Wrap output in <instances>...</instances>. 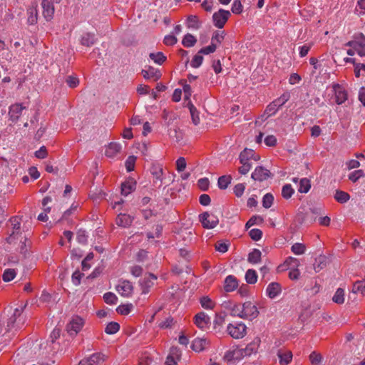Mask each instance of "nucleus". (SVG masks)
Returning a JSON list of instances; mask_svg holds the SVG:
<instances>
[{"label": "nucleus", "instance_id": "nucleus-11", "mask_svg": "<svg viewBox=\"0 0 365 365\" xmlns=\"http://www.w3.org/2000/svg\"><path fill=\"white\" fill-rule=\"evenodd\" d=\"M333 90L335 93L336 103L341 105L347 100L348 94L346 90L339 84L333 86Z\"/></svg>", "mask_w": 365, "mask_h": 365}, {"label": "nucleus", "instance_id": "nucleus-45", "mask_svg": "<svg viewBox=\"0 0 365 365\" xmlns=\"http://www.w3.org/2000/svg\"><path fill=\"white\" fill-rule=\"evenodd\" d=\"M294 193V190L291 185L286 184L282 187V195L284 199H289L292 197Z\"/></svg>", "mask_w": 365, "mask_h": 365}, {"label": "nucleus", "instance_id": "nucleus-16", "mask_svg": "<svg viewBox=\"0 0 365 365\" xmlns=\"http://www.w3.org/2000/svg\"><path fill=\"white\" fill-rule=\"evenodd\" d=\"M136 188V181L133 178H129L121 184V194L127 196Z\"/></svg>", "mask_w": 365, "mask_h": 365}, {"label": "nucleus", "instance_id": "nucleus-39", "mask_svg": "<svg viewBox=\"0 0 365 365\" xmlns=\"http://www.w3.org/2000/svg\"><path fill=\"white\" fill-rule=\"evenodd\" d=\"M334 302L341 304L344 302V290L342 288H338L332 297Z\"/></svg>", "mask_w": 365, "mask_h": 365}, {"label": "nucleus", "instance_id": "nucleus-1", "mask_svg": "<svg viewBox=\"0 0 365 365\" xmlns=\"http://www.w3.org/2000/svg\"><path fill=\"white\" fill-rule=\"evenodd\" d=\"M289 97L290 95L289 93H283L279 98L274 100L267 106L265 113H267L268 116L275 114L279 108L282 106L287 101H289Z\"/></svg>", "mask_w": 365, "mask_h": 365}, {"label": "nucleus", "instance_id": "nucleus-37", "mask_svg": "<svg viewBox=\"0 0 365 365\" xmlns=\"http://www.w3.org/2000/svg\"><path fill=\"white\" fill-rule=\"evenodd\" d=\"M245 279L247 283L253 284L257 281V274L255 270L249 269L245 274Z\"/></svg>", "mask_w": 365, "mask_h": 365}, {"label": "nucleus", "instance_id": "nucleus-52", "mask_svg": "<svg viewBox=\"0 0 365 365\" xmlns=\"http://www.w3.org/2000/svg\"><path fill=\"white\" fill-rule=\"evenodd\" d=\"M103 299L106 303L108 304H115L117 302L118 297L112 292H107L103 295Z\"/></svg>", "mask_w": 365, "mask_h": 365}, {"label": "nucleus", "instance_id": "nucleus-32", "mask_svg": "<svg viewBox=\"0 0 365 365\" xmlns=\"http://www.w3.org/2000/svg\"><path fill=\"white\" fill-rule=\"evenodd\" d=\"M350 198V195L349 193L341 191L339 190H336L335 195H334V199L339 203H345Z\"/></svg>", "mask_w": 365, "mask_h": 365}, {"label": "nucleus", "instance_id": "nucleus-55", "mask_svg": "<svg viewBox=\"0 0 365 365\" xmlns=\"http://www.w3.org/2000/svg\"><path fill=\"white\" fill-rule=\"evenodd\" d=\"M249 235L250 238L254 241L259 240L262 237V232L259 229H252L249 232Z\"/></svg>", "mask_w": 365, "mask_h": 365}, {"label": "nucleus", "instance_id": "nucleus-31", "mask_svg": "<svg viewBox=\"0 0 365 365\" xmlns=\"http://www.w3.org/2000/svg\"><path fill=\"white\" fill-rule=\"evenodd\" d=\"M227 317V314L225 312H221L220 313H217L215 314V318L214 319V328L217 329L219 327V330L222 324L225 323V318Z\"/></svg>", "mask_w": 365, "mask_h": 365}, {"label": "nucleus", "instance_id": "nucleus-60", "mask_svg": "<svg viewBox=\"0 0 365 365\" xmlns=\"http://www.w3.org/2000/svg\"><path fill=\"white\" fill-rule=\"evenodd\" d=\"M66 83L68 85L70 88H76L78 83L79 80L77 77L73 76H68L66 79Z\"/></svg>", "mask_w": 365, "mask_h": 365}, {"label": "nucleus", "instance_id": "nucleus-58", "mask_svg": "<svg viewBox=\"0 0 365 365\" xmlns=\"http://www.w3.org/2000/svg\"><path fill=\"white\" fill-rule=\"evenodd\" d=\"M202 53H198L196 54L195 56H194L192 61H191V66L192 68H198L201 66L202 63V61H203V57L201 55Z\"/></svg>", "mask_w": 365, "mask_h": 365}, {"label": "nucleus", "instance_id": "nucleus-28", "mask_svg": "<svg viewBox=\"0 0 365 365\" xmlns=\"http://www.w3.org/2000/svg\"><path fill=\"white\" fill-rule=\"evenodd\" d=\"M90 365H98L105 361V355L101 352L91 354L88 357Z\"/></svg>", "mask_w": 365, "mask_h": 365}, {"label": "nucleus", "instance_id": "nucleus-40", "mask_svg": "<svg viewBox=\"0 0 365 365\" xmlns=\"http://www.w3.org/2000/svg\"><path fill=\"white\" fill-rule=\"evenodd\" d=\"M120 329V324L118 322H109L105 328V332L108 334H114Z\"/></svg>", "mask_w": 365, "mask_h": 365}, {"label": "nucleus", "instance_id": "nucleus-22", "mask_svg": "<svg viewBox=\"0 0 365 365\" xmlns=\"http://www.w3.org/2000/svg\"><path fill=\"white\" fill-rule=\"evenodd\" d=\"M207 344L208 341L207 339L196 338L192 342L191 349L195 351L200 352L205 349V346Z\"/></svg>", "mask_w": 365, "mask_h": 365}, {"label": "nucleus", "instance_id": "nucleus-48", "mask_svg": "<svg viewBox=\"0 0 365 365\" xmlns=\"http://www.w3.org/2000/svg\"><path fill=\"white\" fill-rule=\"evenodd\" d=\"M16 273L14 269H6L3 274V280L4 282H10L14 279Z\"/></svg>", "mask_w": 365, "mask_h": 365}, {"label": "nucleus", "instance_id": "nucleus-13", "mask_svg": "<svg viewBox=\"0 0 365 365\" xmlns=\"http://www.w3.org/2000/svg\"><path fill=\"white\" fill-rule=\"evenodd\" d=\"M194 322L198 328L205 329L208 327L210 317L205 312H201L195 316Z\"/></svg>", "mask_w": 365, "mask_h": 365}, {"label": "nucleus", "instance_id": "nucleus-41", "mask_svg": "<svg viewBox=\"0 0 365 365\" xmlns=\"http://www.w3.org/2000/svg\"><path fill=\"white\" fill-rule=\"evenodd\" d=\"M150 58L154 61L155 63L162 64L166 60V57L162 52H158L156 53H150L149 55Z\"/></svg>", "mask_w": 365, "mask_h": 365}, {"label": "nucleus", "instance_id": "nucleus-63", "mask_svg": "<svg viewBox=\"0 0 365 365\" xmlns=\"http://www.w3.org/2000/svg\"><path fill=\"white\" fill-rule=\"evenodd\" d=\"M209 180L207 178H200L197 181V185L199 188L203 191H205L209 187Z\"/></svg>", "mask_w": 365, "mask_h": 365}, {"label": "nucleus", "instance_id": "nucleus-15", "mask_svg": "<svg viewBox=\"0 0 365 365\" xmlns=\"http://www.w3.org/2000/svg\"><path fill=\"white\" fill-rule=\"evenodd\" d=\"M133 285L129 281H123L117 287V291L123 297H130L133 292Z\"/></svg>", "mask_w": 365, "mask_h": 365}, {"label": "nucleus", "instance_id": "nucleus-54", "mask_svg": "<svg viewBox=\"0 0 365 365\" xmlns=\"http://www.w3.org/2000/svg\"><path fill=\"white\" fill-rule=\"evenodd\" d=\"M217 45L215 43L211 42V44L208 46L202 48L199 51L198 53H202L205 55L210 54L211 53H213L216 51Z\"/></svg>", "mask_w": 365, "mask_h": 365}, {"label": "nucleus", "instance_id": "nucleus-27", "mask_svg": "<svg viewBox=\"0 0 365 365\" xmlns=\"http://www.w3.org/2000/svg\"><path fill=\"white\" fill-rule=\"evenodd\" d=\"M262 252L258 249H254L249 255L247 261L251 264H257L261 262Z\"/></svg>", "mask_w": 365, "mask_h": 365}, {"label": "nucleus", "instance_id": "nucleus-2", "mask_svg": "<svg viewBox=\"0 0 365 365\" xmlns=\"http://www.w3.org/2000/svg\"><path fill=\"white\" fill-rule=\"evenodd\" d=\"M231 14L229 11L220 9L218 11L212 15L214 25L218 29H222L229 19Z\"/></svg>", "mask_w": 365, "mask_h": 365}, {"label": "nucleus", "instance_id": "nucleus-56", "mask_svg": "<svg viewBox=\"0 0 365 365\" xmlns=\"http://www.w3.org/2000/svg\"><path fill=\"white\" fill-rule=\"evenodd\" d=\"M136 157L131 155L129 156L125 161V168L128 172H131L135 168Z\"/></svg>", "mask_w": 365, "mask_h": 365}, {"label": "nucleus", "instance_id": "nucleus-61", "mask_svg": "<svg viewBox=\"0 0 365 365\" xmlns=\"http://www.w3.org/2000/svg\"><path fill=\"white\" fill-rule=\"evenodd\" d=\"M87 237H88V236L86 235L85 230H79L77 232L76 239L79 243L83 244V245L86 244Z\"/></svg>", "mask_w": 365, "mask_h": 365}, {"label": "nucleus", "instance_id": "nucleus-25", "mask_svg": "<svg viewBox=\"0 0 365 365\" xmlns=\"http://www.w3.org/2000/svg\"><path fill=\"white\" fill-rule=\"evenodd\" d=\"M121 150V145L118 143H110L106 150V155L109 158L114 157Z\"/></svg>", "mask_w": 365, "mask_h": 365}, {"label": "nucleus", "instance_id": "nucleus-62", "mask_svg": "<svg viewBox=\"0 0 365 365\" xmlns=\"http://www.w3.org/2000/svg\"><path fill=\"white\" fill-rule=\"evenodd\" d=\"M322 359V356L315 351H313L309 355V359L312 365H318L321 362Z\"/></svg>", "mask_w": 365, "mask_h": 365}, {"label": "nucleus", "instance_id": "nucleus-3", "mask_svg": "<svg viewBox=\"0 0 365 365\" xmlns=\"http://www.w3.org/2000/svg\"><path fill=\"white\" fill-rule=\"evenodd\" d=\"M247 327L245 324L236 323L235 324H230L227 326V331L229 334L234 339H242L246 334Z\"/></svg>", "mask_w": 365, "mask_h": 365}, {"label": "nucleus", "instance_id": "nucleus-53", "mask_svg": "<svg viewBox=\"0 0 365 365\" xmlns=\"http://www.w3.org/2000/svg\"><path fill=\"white\" fill-rule=\"evenodd\" d=\"M243 6L241 3L240 0H234L233 4L232 5L231 11L232 13L235 14H240L242 12Z\"/></svg>", "mask_w": 365, "mask_h": 365}, {"label": "nucleus", "instance_id": "nucleus-42", "mask_svg": "<svg viewBox=\"0 0 365 365\" xmlns=\"http://www.w3.org/2000/svg\"><path fill=\"white\" fill-rule=\"evenodd\" d=\"M200 304H201V306L204 309H212L214 308V306H215V303L207 296L202 297L200 299Z\"/></svg>", "mask_w": 365, "mask_h": 365}, {"label": "nucleus", "instance_id": "nucleus-50", "mask_svg": "<svg viewBox=\"0 0 365 365\" xmlns=\"http://www.w3.org/2000/svg\"><path fill=\"white\" fill-rule=\"evenodd\" d=\"M274 197L271 193H267L262 199V206L264 208H269L273 204Z\"/></svg>", "mask_w": 365, "mask_h": 365}, {"label": "nucleus", "instance_id": "nucleus-4", "mask_svg": "<svg viewBox=\"0 0 365 365\" xmlns=\"http://www.w3.org/2000/svg\"><path fill=\"white\" fill-rule=\"evenodd\" d=\"M199 218L203 227L206 229L214 228L219 222L217 216L207 212L200 214Z\"/></svg>", "mask_w": 365, "mask_h": 365}, {"label": "nucleus", "instance_id": "nucleus-44", "mask_svg": "<svg viewBox=\"0 0 365 365\" xmlns=\"http://www.w3.org/2000/svg\"><path fill=\"white\" fill-rule=\"evenodd\" d=\"M240 349H238V350L227 351L225 354L224 359H225V360H226L227 361H231L233 359H238L240 358Z\"/></svg>", "mask_w": 365, "mask_h": 365}, {"label": "nucleus", "instance_id": "nucleus-38", "mask_svg": "<svg viewBox=\"0 0 365 365\" xmlns=\"http://www.w3.org/2000/svg\"><path fill=\"white\" fill-rule=\"evenodd\" d=\"M231 180L232 177L230 175H222L218 178V187L222 190H225L230 184Z\"/></svg>", "mask_w": 365, "mask_h": 365}, {"label": "nucleus", "instance_id": "nucleus-34", "mask_svg": "<svg viewBox=\"0 0 365 365\" xmlns=\"http://www.w3.org/2000/svg\"><path fill=\"white\" fill-rule=\"evenodd\" d=\"M254 150L252 149L245 148L243 151H242L240 154V162H249L250 160H252V158L254 157Z\"/></svg>", "mask_w": 365, "mask_h": 365}, {"label": "nucleus", "instance_id": "nucleus-6", "mask_svg": "<svg viewBox=\"0 0 365 365\" xmlns=\"http://www.w3.org/2000/svg\"><path fill=\"white\" fill-rule=\"evenodd\" d=\"M320 208L313 207L310 208L309 210L305 213L299 212L297 214V219L298 220H300V223H302L305 221H309V222L312 223L315 222L317 217L320 215Z\"/></svg>", "mask_w": 365, "mask_h": 365}, {"label": "nucleus", "instance_id": "nucleus-9", "mask_svg": "<svg viewBox=\"0 0 365 365\" xmlns=\"http://www.w3.org/2000/svg\"><path fill=\"white\" fill-rule=\"evenodd\" d=\"M150 173L153 176V185L160 187L163 182V170L162 165L159 164H153L150 168Z\"/></svg>", "mask_w": 365, "mask_h": 365}, {"label": "nucleus", "instance_id": "nucleus-18", "mask_svg": "<svg viewBox=\"0 0 365 365\" xmlns=\"http://www.w3.org/2000/svg\"><path fill=\"white\" fill-rule=\"evenodd\" d=\"M141 73L145 79L153 78L154 81H157L161 77L160 71L151 66H149L148 70H142Z\"/></svg>", "mask_w": 365, "mask_h": 365}, {"label": "nucleus", "instance_id": "nucleus-51", "mask_svg": "<svg viewBox=\"0 0 365 365\" xmlns=\"http://www.w3.org/2000/svg\"><path fill=\"white\" fill-rule=\"evenodd\" d=\"M305 250H306L305 245L302 243H294L291 247V250L296 255L304 254L305 252Z\"/></svg>", "mask_w": 365, "mask_h": 365}, {"label": "nucleus", "instance_id": "nucleus-36", "mask_svg": "<svg viewBox=\"0 0 365 365\" xmlns=\"http://www.w3.org/2000/svg\"><path fill=\"white\" fill-rule=\"evenodd\" d=\"M311 188L310 180L306 178L300 180L298 191L301 193H307Z\"/></svg>", "mask_w": 365, "mask_h": 365}, {"label": "nucleus", "instance_id": "nucleus-46", "mask_svg": "<svg viewBox=\"0 0 365 365\" xmlns=\"http://www.w3.org/2000/svg\"><path fill=\"white\" fill-rule=\"evenodd\" d=\"M229 246V242H225L222 240H219L215 243V248L217 251L225 253L228 250Z\"/></svg>", "mask_w": 365, "mask_h": 365}, {"label": "nucleus", "instance_id": "nucleus-8", "mask_svg": "<svg viewBox=\"0 0 365 365\" xmlns=\"http://www.w3.org/2000/svg\"><path fill=\"white\" fill-rule=\"evenodd\" d=\"M271 176L272 173L269 170L263 166H257L252 173L251 178L255 181L262 182Z\"/></svg>", "mask_w": 365, "mask_h": 365}, {"label": "nucleus", "instance_id": "nucleus-20", "mask_svg": "<svg viewBox=\"0 0 365 365\" xmlns=\"http://www.w3.org/2000/svg\"><path fill=\"white\" fill-rule=\"evenodd\" d=\"M238 287V282L233 275L227 276L225 279L224 289L227 292H232Z\"/></svg>", "mask_w": 365, "mask_h": 365}, {"label": "nucleus", "instance_id": "nucleus-64", "mask_svg": "<svg viewBox=\"0 0 365 365\" xmlns=\"http://www.w3.org/2000/svg\"><path fill=\"white\" fill-rule=\"evenodd\" d=\"M186 168V161L183 157L179 158L176 161V169L178 172H182Z\"/></svg>", "mask_w": 365, "mask_h": 365}, {"label": "nucleus", "instance_id": "nucleus-12", "mask_svg": "<svg viewBox=\"0 0 365 365\" xmlns=\"http://www.w3.org/2000/svg\"><path fill=\"white\" fill-rule=\"evenodd\" d=\"M157 279V277L152 273H149L148 276L145 277L140 282V285L143 294L149 292L150 288L154 284V281Z\"/></svg>", "mask_w": 365, "mask_h": 365}, {"label": "nucleus", "instance_id": "nucleus-10", "mask_svg": "<svg viewBox=\"0 0 365 365\" xmlns=\"http://www.w3.org/2000/svg\"><path fill=\"white\" fill-rule=\"evenodd\" d=\"M260 344V339L256 337L252 342L248 344L245 349H240V356H249L252 353H256Z\"/></svg>", "mask_w": 365, "mask_h": 365}, {"label": "nucleus", "instance_id": "nucleus-30", "mask_svg": "<svg viewBox=\"0 0 365 365\" xmlns=\"http://www.w3.org/2000/svg\"><path fill=\"white\" fill-rule=\"evenodd\" d=\"M354 293H360L362 296L365 295V278L362 280L356 281L352 287Z\"/></svg>", "mask_w": 365, "mask_h": 365}, {"label": "nucleus", "instance_id": "nucleus-19", "mask_svg": "<svg viewBox=\"0 0 365 365\" xmlns=\"http://www.w3.org/2000/svg\"><path fill=\"white\" fill-rule=\"evenodd\" d=\"M80 41L82 46L90 47L96 43L97 38L95 34L87 32L82 36Z\"/></svg>", "mask_w": 365, "mask_h": 365}, {"label": "nucleus", "instance_id": "nucleus-57", "mask_svg": "<svg viewBox=\"0 0 365 365\" xmlns=\"http://www.w3.org/2000/svg\"><path fill=\"white\" fill-rule=\"evenodd\" d=\"M364 175V173L362 170H357L349 174V179L353 182H356L360 178L363 177Z\"/></svg>", "mask_w": 365, "mask_h": 365}, {"label": "nucleus", "instance_id": "nucleus-24", "mask_svg": "<svg viewBox=\"0 0 365 365\" xmlns=\"http://www.w3.org/2000/svg\"><path fill=\"white\" fill-rule=\"evenodd\" d=\"M329 262L327 257L324 255H320L317 258L315 259V262L314 263V269L316 272H320L322 269L325 268Z\"/></svg>", "mask_w": 365, "mask_h": 365}, {"label": "nucleus", "instance_id": "nucleus-49", "mask_svg": "<svg viewBox=\"0 0 365 365\" xmlns=\"http://www.w3.org/2000/svg\"><path fill=\"white\" fill-rule=\"evenodd\" d=\"M133 308V305L131 304H121L116 309V312L122 315L128 314Z\"/></svg>", "mask_w": 365, "mask_h": 365}, {"label": "nucleus", "instance_id": "nucleus-23", "mask_svg": "<svg viewBox=\"0 0 365 365\" xmlns=\"http://www.w3.org/2000/svg\"><path fill=\"white\" fill-rule=\"evenodd\" d=\"M277 356L281 365H287L292 361V354L290 351L279 350Z\"/></svg>", "mask_w": 365, "mask_h": 365}, {"label": "nucleus", "instance_id": "nucleus-47", "mask_svg": "<svg viewBox=\"0 0 365 365\" xmlns=\"http://www.w3.org/2000/svg\"><path fill=\"white\" fill-rule=\"evenodd\" d=\"M356 49L358 48H365V36L362 33L354 35Z\"/></svg>", "mask_w": 365, "mask_h": 365}, {"label": "nucleus", "instance_id": "nucleus-59", "mask_svg": "<svg viewBox=\"0 0 365 365\" xmlns=\"http://www.w3.org/2000/svg\"><path fill=\"white\" fill-rule=\"evenodd\" d=\"M284 264L287 265L288 268L292 269L298 267L299 262L297 258L289 257L285 260Z\"/></svg>", "mask_w": 365, "mask_h": 365}, {"label": "nucleus", "instance_id": "nucleus-35", "mask_svg": "<svg viewBox=\"0 0 365 365\" xmlns=\"http://www.w3.org/2000/svg\"><path fill=\"white\" fill-rule=\"evenodd\" d=\"M196 42H197V38L193 35H192L190 34H187L184 36V38L182 41V45L187 48H190V47L195 46Z\"/></svg>", "mask_w": 365, "mask_h": 365}, {"label": "nucleus", "instance_id": "nucleus-26", "mask_svg": "<svg viewBox=\"0 0 365 365\" xmlns=\"http://www.w3.org/2000/svg\"><path fill=\"white\" fill-rule=\"evenodd\" d=\"M24 108L20 104H14L10 107L9 115L13 120H17L21 114Z\"/></svg>", "mask_w": 365, "mask_h": 365}, {"label": "nucleus", "instance_id": "nucleus-33", "mask_svg": "<svg viewBox=\"0 0 365 365\" xmlns=\"http://www.w3.org/2000/svg\"><path fill=\"white\" fill-rule=\"evenodd\" d=\"M187 26L194 29H198L200 27V22L197 16L190 15L187 19Z\"/></svg>", "mask_w": 365, "mask_h": 365}, {"label": "nucleus", "instance_id": "nucleus-43", "mask_svg": "<svg viewBox=\"0 0 365 365\" xmlns=\"http://www.w3.org/2000/svg\"><path fill=\"white\" fill-rule=\"evenodd\" d=\"M230 315L232 317H239L243 319V310L242 304H235L231 308Z\"/></svg>", "mask_w": 365, "mask_h": 365}, {"label": "nucleus", "instance_id": "nucleus-14", "mask_svg": "<svg viewBox=\"0 0 365 365\" xmlns=\"http://www.w3.org/2000/svg\"><path fill=\"white\" fill-rule=\"evenodd\" d=\"M43 14L47 21L51 20L54 14V6L53 2L49 0H42Z\"/></svg>", "mask_w": 365, "mask_h": 365}, {"label": "nucleus", "instance_id": "nucleus-5", "mask_svg": "<svg viewBox=\"0 0 365 365\" xmlns=\"http://www.w3.org/2000/svg\"><path fill=\"white\" fill-rule=\"evenodd\" d=\"M83 324L84 321L81 317L75 316L67 324V331L71 336L76 335L82 329Z\"/></svg>", "mask_w": 365, "mask_h": 365}, {"label": "nucleus", "instance_id": "nucleus-29", "mask_svg": "<svg viewBox=\"0 0 365 365\" xmlns=\"http://www.w3.org/2000/svg\"><path fill=\"white\" fill-rule=\"evenodd\" d=\"M11 222L13 225V230L14 231L12 233L9 235V237L6 239L7 242L11 243L12 239L14 237L15 232L16 231L17 233L19 232L20 230V221L17 217H13L11 218Z\"/></svg>", "mask_w": 365, "mask_h": 365}, {"label": "nucleus", "instance_id": "nucleus-17", "mask_svg": "<svg viewBox=\"0 0 365 365\" xmlns=\"http://www.w3.org/2000/svg\"><path fill=\"white\" fill-rule=\"evenodd\" d=\"M133 218L129 215L120 213L115 220V222L118 226L128 227L131 225Z\"/></svg>", "mask_w": 365, "mask_h": 365}, {"label": "nucleus", "instance_id": "nucleus-21", "mask_svg": "<svg viewBox=\"0 0 365 365\" xmlns=\"http://www.w3.org/2000/svg\"><path fill=\"white\" fill-rule=\"evenodd\" d=\"M281 291L282 288L280 284L278 282H272L267 286V294L269 298L274 299L281 293Z\"/></svg>", "mask_w": 365, "mask_h": 365}, {"label": "nucleus", "instance_id": "nucleus-7", "mask_svg": "<svg viewBox=\"0 0 365 365\" xmlns=\"http://www.w3.org/2000/svg\"><path fill=\"white\" fill-rule=\"evenodd\" d=\"M243 310V319H249L250 320L257 317L259 312L255 305L251 302H246L242 304Z\"/></svg>", "mask_w": 365, "mask_h": 365}]
</instances>
